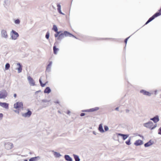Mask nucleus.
Instances as JSON below:
<instances>
[{"instance_id":"obj_1","label":"nucleus","mask_w":161,"mask_h":161,"mask_svg":"<svg viewBox=\"0 0 161 161\" xmlns=\"http://www.w3.org/2000/svg\"><path fill=\"white\" fill-rule=\"evenodd\" d=\"M10 34L12 39L14 40L17 39L19 36L18 33L14 30H12L10 32Z\"/></svg>"},{"instance_id":"obj_2","label":"nucleus","mask_w":161,"mask_h":161,"mask_svg":"<svg viewBox=\"0 0 161 161\" xmlns=\"http://www.w3.org/2000/svg\"><path fill=\"white\" fill-rule=\"evenodd\" d=\"M68 31H64L63 33H62L61 34L59 35L58 37L57 38V39H56V40H57L61 41L62 39L64 38L65 36H68Z\"/></svg>"},{"instance_id":"obj_3","label":"nucleus","mask_w":161,"mask_h":161,"mask_svg":"<svg viewBox=\"0 0 161 161\" xmlns=\"http://www.w3.org/2000/svg\"><path fill=\"white\" fill-rule=\"evenodd\" d=\"M8 92L5 90L0 91V99H5L8 96Z\"/></svg>"},{"instance_id":"obj_4","label":"nucleus","mask_w":161,"mask_h":161,"mask_svg":"<svg viewBox=\"0 0 161 161\" xmlns=\"http://www.w3.org/2000/svg\"><path fill=\"white\" fill-rule=\"evenodd\" d=\"M23 103L22 102H17L14 105V108L18 109L20 108H23Z\"/></svg>"},{"instance_id":"obj_5","label":"nucleus","mask_w":161,"mask_h":161,"mask_svg":"<svg viewBox=\"0 0 161 161\" xmlns=\"http://www.w3.org/2000/svg\"><path fill=\"white\" fill-rule=\"evenodd\" d=\"M1 36L3 38L7 39L8 38V35L6 30L3 29L1 31Z\"/></svg>"},{"instance_id":"obj_6","label":"nucleus","mask_w":161,"mask_h":161,"mask_svg":"<svg viewBox=\"0 0 161 161\" xmlns=\"http://www.w3.org/2000/svg\"><path fill=\"white\" fill-rule=\"evenodd\" d=\"M99 108L98 107H95L94 108H90L88 109L83 110H82V112H92L96 111L99 109Z\"/></svg>"},{"instance_id":"obj_7","label":"nucleus","mask_w":161,"mask_h":161,"mask_svg":"<svg viewBox=\"0 0 161 161\" xmlns=\"http://www.w3.org/2000/svg\"><path fill=\"white\" fill-rule=\"evenodd\" d=\"M4 146L5 148L7 150H10L13 147V144L9 142L5 143Z\"/></svg>"},{"instance_id":"obj_8","label":"nucleus","mask_w":161,"mask_h":161,"mask_svg":"<svg viewBox=\"0 0 161 161\" xmlns=\"http://www.w3.org/2000/svg\"><path fill=\"white\" fill-rule=\"evenodd\" d=\"M153 125V123L151 121H149L148 122L145 123L143 124V126L147 128H152Z\"/></svg>"},{"instance_id":"obj_9","label":"nucleus","mask_w":161,"mask_h":161,"mask_svg":"<svg viewBox=\"0 0 161 161\" xmlns=\"http://www.w3.org/2000/svg\"><path fill=\"white\" fill-rule=\"evenodd\" d=\"M27 79L31 86H34L35 85L34 80L30 76H29L27 78Z\"/></svg>"},{"instance_id":"obj_10","label":"nucleus","mask_w":161,"mask_h":161,"mask_svg":"<svg viewBox=\"0 0 161 161\" xmlns=\"http://www.w3.org/2000/svg\"><path fill=\"white\" fill-rule=\"evenodd\" d=\"M31 111L29 109H28L27 112L26 113L22 114V116L25 117H29L31 115Z\"/></svg>"},{"instance_id":"obj_11","label":"nucleus","mask_w":161,"mask_h":161,"mask_svg":"<svg viewBox=\"0 0 161 161\" xmlns=\"http://www.w3.org/2000/svg\"><path fill=\"white\" fill-rule=\"evenodd\" d=\"M0 106L6 109H8L9 108V104L6 103L0 102Z\"/></svg>"},{"instance_id":"obj_12","label":"nucleus","mask_w":161,"mask_h":161,"mask_svg":"<svg viewBox=\"0 0 161 161\" xmlns=\"http://www.w3.org/2000/svg\"><path fill=\"white\" fill-rule=\"evenodd\" d=\"M150 120L153 121L154 123H156L159 121V119L158 116L157 115L153 118H151Z\"/></svg>"},{"instance_id":"obj_13","label":"nucleus","mask_w":161,"mask_h":161,"mask_svg":"<svg viewBox=\"0 0 161 161\" xmlns=\"http://www.w3.org/2000/svg\"><path fill=\"white\" fill-rule=\"evenodd\" d=\"M118 136H121L122 137L123 140H125L129 137V135L128 134L118 133Z\"/></svg>"},{"instance_id":"obj_14","label":"nucleus","mask_w":161,"mask_h":161,"mask_svg":"<svg viewBox=\"0 0 161 161\" xmlns=\"http://www.w3.org/2000/svg\"><path fill=\"white\" fill-rule=\"evenodd\" d=\"M140 92L142 93H143L144 95L150 96L151 95V94L149 92L146 91L144 90H141L140 91Z\"/></svg>"},{"instance_id":"obj_15","label":"nucleus","mask_w":161,"mask_h":161,"mask_svg":"<svg viewBox=\"0 0 161 161\" xmlns=\"http://www.w3.org/2000/svg\"><path fill=\"white\" fill-rule=\"evenodd\" d=\"M143 144V141L140 140H136L134 144L136 146H140Z\"/></svg>"},{"instance_id":"obj_16","label":"nucleus","mask_w":161,"mask_h":161,"mask_svg":"<svg viewBox=\"0 0 161 161\" xmlns=\"http://www.w3.org/2000/svg\"><path fill=\"white\" fill-rule=\"evenodd\" d=\"M154 142L153 141H152V140H150L148 142L145 143L144 145L145 147H148L150 146L151 145H153V143Z\"/></svg>"},{"instance_id":"obj_17","label":"nucleus","mask_w":161,"mask_h":161,"mask_svg":"<svg viewBox=\"0 0 161 161\" xmlns=\"http://www.w3.org/2000/svg\"><path fill=\"white\" fill-rule=\"evenodd\" d=\"M52 64V61H50L46 67V72H49L51 71V66Z\"/></svg>"},{"instance_id":"obj_18","label":"nucleus","mask_w":161,"mask_h":161,"mask_svg":"<svg viewBox=\"0 0 161 161\" xmlns=\"http://www.w3.org/2000/svg\"><path fill=\"white\" fill-rule=\"evenodd\" d=\"M57 7H58L57 10L58 12L60 14L64 15V14L61 11V6L60 4H57Z\"/></svg>"},{"instance_id":"obj_19","label":"nucleus","mask_w":161,"mask_h":161,"mask_svg":"<svg viewBox=\"0 0 161 161\" xmlns=\"http://www.w3.org/2000/svg\"><path fill=\"white\" fill-rule=\"evenodd\" d=\"M57 43V42H56L54 44V45L53 46V53L54 54H56L57 53V52L59 50V49L57 48L56 47V46L55 45V44Z\"/></svg>"},{"instance_id":"obj_20","label":"nucleus","mask_w":161,"mask_h":161,"mask_svg":"<svg viewBox=\"0 0 161 161\" xmlns=\"http://www.w3.org/2000/svg\"><path fill=\"white\" fill-rule=\"evenodd\" d=\"M17 65L19 66V67L17 68L18 72L19 73L22 72V65L20 63L17 64Z\"/></svg>"},{"instance_id":"obj_21","label":"nucleus","mask_w":161,"mask_h":161,"mask_svg":"<svg viewBox=\"0 0 161 161\" xmlns=\"http://www.w3.org/2000/svg\"><path fill=\"white\" fill-rule=\"evenodd\" d=\"M98 130L101 133H103L105 132V131L103 129L102 124H100L99 125Z\"/></svg>"},{"instance_id":"obj_22","label":"nucleus","mask_w":161,"mask_h":161,"mask_svg":"<svg viewBox=\"0 0 161 161\" xmlns=\"http://www.w3.org/2000/svg\"><path fill=\"white\" fill-rule=\"evenodd\" d=\"M65 159L67 161H73L72 158L69 155H65L64 156Z\"/></svg>"},{"instance_id":"obj_23","label":"nucleus","mask_w":161,"mask_h":161,"mask_svg":"<svg viewBox=\"0 0 161 161\" xmlns=\"http://www.w3.org/2000/svg\"><path fill=\"white\" fill-rule=\"evenodd\" d=\"M52 152H53V155L55 158H59L61 156L60 153H58L55 152L54 151H52Z\"/></svg>"},{"instance_id":"obj_24","label":"nucleus","mask_w":161,"mask_h":161,"mask_svg":"<svg viewBox=\"0 0 161 161\" xmlns=\"http://www.w3.org/2000/svg\"><path fill=\"white\" fill-rule=\"evenodd\" d=\"M51 90L50 87H47L44 90V93L48 94L51 92Z\"/></svg>"},{"instance_id":"obj_25","label":"nucleus","mask_w":161,"mask_h":161,"mask_svg":"<svg viewBox=\"0 0 161 161\" xmlns=\"http://www.w3.org/2000/svg\"><path fill=\"white\" fill-rule=\"evenodd\" d=\"M73 156L75 161H80V159L78 155L75 154H73Z\"/></svg>"},{"instance_id":"obj_26","label":"nucleus","mask_w":161,"mask_h":161,"mask_svg":"<svg viewBox=\"0 0 161 161\" xmlns=\"http://www.w3.org/2000/svg\"><path fill=\"white\" fill-rule=\"evenodd\" d=\"M37 158H40L39 156L31 158L29 159V161H36L37 160Z\"/></svg>"},{"instance_id":"obj_27","label":"nucleus","mask_w":161,"mask_h":161,"mask_svg":"<svg viewBox=\"0 0 161 161\" xmlns=\"http://www.w3.org/2000/svg\"><path fill=\"white\" fill-rule=\"evenodd\" d=\"M52 30L54 31L55 32L58 31V29L57 26L55 25H53Z\"/></svg>"},{"instance_id":"obj_28","label":"nucleus","mask_w":161,"mask_h":161,"mask_svg":"<svg viewBox=\"0 0 161 161\" xmlns=\"http://www.w3.org/2000/svg\"><path fill=\"white\" fill-rule=\"evenodd\" d=\"M130 141H131V138L130 137L129 138V139L127 140V141H126L125 142V143L128 145H130L131 144V143L130 142Z\"/></svg>"},{"instance_id":"obj_29","label":"nucleus","mask_w":161,"mask_h":161,"mask_svg":"<svg viewBox=\"0 0 161 161\" xmlns=\"http://www.w3.org/2000/svg\"><path fill=\"white\" fill-rule=\"evenodd\" d=\"M161 15V12H157L156 13H155L153 15L155 17V18L157 17L158 16Z\"/></svg>"},{"instance_id":"obj_30","label":"nucleus","mask_w":161,"mask_h":161,"mask_svg":"<svg viewBox=\"0 0 161 161\" xmlns=\"http://www.w3.org/2000/svg\"><path fill=\"white\" fill-rule=\"evenodd\" d=\"M10 67V65L9 63H7L5 65V69L6 70L8 69Z\"/></svg>"},{"instance_id":"obj_31","label":"nucleus","mask_w":161,"mask_h":161,"mask_svg":"<svg viewBox=\"0 0 161 161\" xmlns=\"http://www.w3.org/2000/svg\"><path fill=\"white\" fill-rule=\"evenodd\" d=\"M68 36H69L70 37H73L76 39H77V38L75 36L73 35L71 33H70V32H68Z\"/></svg>"},{"instance_id":"obj_32","label":"nucleus","mask_w":161,"mask_h":161,"mask_svg":"<svg viewBox=\"0 0 161 161\" xmlns=\"http://www.w3.org/2000/svg\"><path fill=\"white\" fill-rule=\"evenodd\" d=\"M49 35H50L49 32V31H47V32L46 33V35H45L46 38L47 39H48L49 38Z\"/></svg>"},{"instance_id":"obj_33","label":"nucleus","mask_w":161,"mask_h":161,"mask_svg":"<svg viewBox=\"0 0 161 161\" xmlns=\"http://www.w3.org/2000/svg\"><path fill=\"white\" fill-rule=\"evenodd\" d=\"M14 22L16 24H19L20 23V20L19 19H17L14 20Z\"/></svg>"},{"instance_id":"obj_34","label":"nucleus","mask_w":161,"mask_h":161,"mask_svg":"<svg viewBox=\"0 0 161 161\" xmlns=\"http://www.w3.org/2000/svg\"><path fill=\"white\" fill-rule=\"evenodd\" d=\"M105 131H106L108 130L109 128L107 125H105L104 127Z\"/></svg>"},{"instance_id":"obj_35","label":"nucleus","mask_w":161,"mask_h":161,"mask_svg":"<svg viewBox=\"0 0 161 161\" xmlns=\"http://www.w3.org/2000/svg\"><path fill=\"white\" fill-rule=\"evenodd\" d=\"M50 100H47L46 99H44L42 100V102L43 103H47V102H48L50 101Z\"/></svg>"},{"instance_id":"obj_36","label":"nucleus","mask_w":161,"mask_h":161,"mask_svg":"<svg viewBox=\"0 0 161 161\" xmlns=\"http://www.w3.org/2000/svg\"><path fill=\"white\" fill-rule=\"evenodd\" d=\"M130 36H129V37L126 38L125 40V44L126 45L127 43V41L128 39H129V38L130 37Z\"/></svg>"},{"instance_id":"obj_37","label":"nucleus","mask_w":161,"mask_h":161,"mask_svg":"<svg viewBox=\"0 0 161 161\" xmlns=\"http://www.w3.org/2000/svg\"><path fill=\"white\" fill-rule=\"evenodd\" d=\"M152 20L150 19V18L148 19L147 21L146 22L145 25H147L150 22H151Z\"/></svg>"},{"instance_id":"obj_38","label":"nucleus","mask_w":161,"mask_h":161,"mask_svg":"<svg viewBox=\"0 0 161 161\" xmlns=\"http://www.w3.org/2000/svg\"><path fill=\"white\" fill-rule=\"evenodd\" d=\"M158 134L161 135V127H160L158 130Z\"/></svg>"},{"instance_id":"obj_39","label":"nucleus","mask_w":161,"mask_h":161,"mask_svg":"<svg viewBox=\"0 0 161 161\" xmlns=\"http://www.w3.org/2000/svg\"><path fill=\"white\" fill-rule=\"evenodd\" d=\"M56 33L54 34V36L55 37H58L59 36V34L57 32H56Z\"/></svg>"},{"instance_id":"obj_40","label":"nucleus","mask_w":161,"mask_h":161,"mask_svg":"<svg viewBox=\"0 0 161 161\" xmlns=\"http://www.w3.org/2000/svg\"><path fill=\"white\" fill-rule=\"evenodd\" d=\"M47 83V82H46L45 83H42V84H41V86L42 87H43L44 86H45L46 85V84Z\"/></svg>"},{"instance_id":"obj_41","label":"nucleus","mask_w":161,"mask_h":161,"mask_svg":"<svg viewBox=\"0 0 161 161\" xmlns=\"http://www.w3.org/2000/svg\"><path fill=\"white\" fill-rule=\"evenodd\" d=\"M9 0H4V3L6 4H8V3H9Z\"/></svg>"},{"instance_id":"obj_42","label":"nucleus","mask_w":161,"mask_h":161,"mask_svg":"<svg viewBox=\"0 0 161 161\" xmlns=\"http://www.w3.org/2000/svg\"><path fill=\"white\" fill-rule=\"evenodd\" d=\"M155 17L153 15L152 17L150 18V19L152 21L155 19Z\"/></svg>"},{"instance_id":"obj_43","label":"nucleus","mask_w":161,"mask_h":161,"mask_svg":"<svg viewBox=\"0 0 161 161\" xmlns=\"http://www.w3.org/2000/svg\"><path fill=\"white\" fill-rule=\"evenodd\" d=\"M157 126L156 125H154L153 127H152L151 128V130H152L154 129Z\"/></svg>"},{"instance_id":"obj_44","label":"nucleus","mask_w":161,"mask_h":161,"mask_svg":"<svg viewBox=\"0 0 161 161\" xmlns=\"http://www.w3.org/2000/svg\"><path fill=\"white\" fill-rule=\"evenodd\" d=\"M3 116V114L2 113H0V119H2Z\"/></svg>"},{"instance_id":"obj_45","label":"nucleus","mask_w":161,"mask_h":161,"mask_svg":"<svg viewBox=\"0 0 161 161\" xmlns=\"http://www.w3.org/2000/svg\"><path fill=\"white\" fill-rule=\"evenodd\" d=\"M85 113H82L80 114V115L82 117V116H85Z\"/></svg>"},{"instance_id":"obj_46","label":"nucleus","mask_w":161,"mask_h":161,"mask_svg":"<svg viewBox=\"0 0 161 161\" xmlns=\"http://www.w3.org/2000/svg\"><path fill=\"white\" fill-rule=\"evenodd\" d=\"M39 81L40 83V85H41V84H42V80H41V78H40V79H39Z\"/></svg>"},{"instance_id":"obj_47","label":"nucleus","mask_w":161,"mask_h":161,"mask_svg":"<svg viewBox=\"0 0 161 161\" xmlns=\"http://www.w3.org/2000/svg\"><path fill=\"white\" fill-rule=\"evenodd\" d=\"M39 81L40 83V85H41V84H42V80H41V78H40V79H39Z\"/></svg>"},{"instance_id":"obj_48","label":"nucleus","mask_w":161,"mask_h":161,"mask_svg":"<svg viewBox=\"0 0 161 161\" xmlns=\"http://www.w3.org/2000/svg\"><path fill=\"white\" fill-rule=\"evenodd\" d=\"M57 32L59 34V35L61 34L62 33H63V31H57Z\"/></svg>"},{"instance_id":"obj_49","label":"nucleus","mask_w":161,"mask_h":161,"mask_svg":"<svg viewBox=\"0 0 161 161\" xmlns=\"http://www.w3.org/2000/svg\"><path fill=\"white\" fill-rule=\"evenodd\" d=\"M14 98H16L17 97V94L16 93H14Z\"/></svg>"},{"instance_id":"obj_50","label":"nucleus","mask_w":161,"mask_h":161,"mask_svg":"<svg viewBox=\"0 0 161 161\" xmlns=\"http://www.w3.org/2000/svg\"><path fill=\"white\" fill-rule=\"evenodd\" d=\"M54 103H59V102L58 101H55L54 102Z\"/></svg>"},{"instance_id":"obj_51","label":"nucleus","mask_w":161,"mask_h":161,"mask_svg":"<svg viewBox=\"0 0 161 161\" xmlns=\"http://www.w3.org/2000/svg\"><path fill=\"white\" fill-rule=\"evenodd\" d=\"M129 111H130V110L129 109H127L126 110V112L127 113L129 112Z\"/></svg>"},{"instance_id":"obj_52","label":"nucleus","mask_w":161,"mask_h":161,"mask_svg":"<svg viewBox=\"0 0 161 161\" xmlns=\"http://www.w3.org/2000/svg\"><path fill=\"white\" fill-rule=\"evenodd\" d=\"M115 110H117V111H118L119 110V107H117L115 109Z\"/></svg>"},{"instance_id":"obj_53","label":"nucleus","mask_w":161,"mask_h":161,"mask_svg":"<svg viewBox=\"0 0 161 161\" xmlns=\"http://www.w3.org/2000/svg\"><path fill=\"white\" fill-rule=\"evenodd\" d=\"M70 113V111H69V110H68V111H67V114H69Z\"/></svg>"},{"instance_id":"obj_54","label":"nucleus","mask_w":161,"mask_h":161,"mask_svg":"<svg viewBox=\"0 0 161 161\" xmlns=\"http://www.w3.org/2000/svg\"><path fill=\"white\" fill-rule=\"evenodd\" d=\"M41 91V90H39V91H37L36 92V93H38V92H40Z\"/></svg>"},{"instance_id":"obj_55","label":"nucleus","mask_w":161,"mask_h":161,"mask_svg":"<svg viewBox=\"0 0 161 161\" xmlns=\"http://www.w3.org/2000/svg\"><path fill=\"white\" fill-rule=\"evenodd\" d=\"M158 11H159V12H161V7L160 9L158 10Z\"/></svg>"},{"instance_id":"obj_56","label":"nucleus","mask_w":161,"mask_h":161,"mask_svg":"<svg viewBox=\"0 0 161 161\" xmlns=\"http://www.w3.org/2000/svg\"><path fill=\"white\" fill-rule=\"evenodd\" d=\"M139 136H141V137H142L143 138V136H141L140 135H139Z\"/></svg>"},{"instance_id":"obj_57","label":"nucleus","mask_w":161,"mask_h":161,"mask_svg":"<svg viewBox=\"0 0 161 161\" xmlns=\"http://www.w3.org/2000/svg\"><path fill=\"white\" fill-rule=\"evenodd\" d=\"M24 161H28V160L27 159H25L24 160Z\"/></svg>"},{"instance_id":"obj_58","label":"nucleus","mask_w":161,"mask_h":161,"mask_svg":"<svg viewBox=\"0 0 161 161\" xmlns=\"http://www.w3.org/2000/svg\"><path fill=\"white\" fill-rule=\"evenodd\" d=\"M93 134H94L96 135V134H95V133H94V132H93Z\"/></svg>"},{"instance_id":"obj_59","label":"nucleus","mask_w":161,"mask_h":161,"mask_svg":"<svg viewBox=\"0 0 161 161\" xmlns=\"http://www.w3.org/2000/svg\"><path fill=\"white\" fill-rule=\"evenodd\" d=\"M58 113H60L59 111H58Z\"/></svg>"},{"instance_id":"obj_60","label":"nucleus","mask_w":161,"mask_h":161,"mask_svg":"<svg viewBox=\"0 0 161 161\" xmlns=\"http://www.w3.org/2000/svg\"><path fill=\"white\" fill-rule=\"evenodd\" d=\"M15 112H17V111H15Z\"/></svg>"}]
</instances>
